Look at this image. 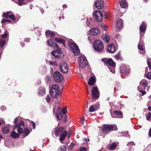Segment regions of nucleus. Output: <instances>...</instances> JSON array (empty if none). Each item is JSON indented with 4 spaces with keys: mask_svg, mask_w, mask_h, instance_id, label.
Masks as SVG:
<instances>
[{
    "mask_svg": "<svg viewBox=\"0 0 151 151\" xmlns=\"http://www.w3.org/2000/svg\"><path fill=\"white\" fill-rule=\"evenodd\" d=\"M30 39L29 38H27L26 39H25L24 40V41L26 42H30Z\"/></svg>",
    "mask_w": 151,
    "mask_h": 151,
    "instance_id": "nucleus-55",
    "label": "nucleus"
},
{
    "mask_svg": "<svg viewBox=\"0 0 151 151\" xmlns=\"http://www.w3.org/2000/svg\"><path fill=\"white\" fill-rule=\"evenodd\" d=\"M137 89L138 90H139V92L141 93L142 95H144L146 93V92L145 91H143L142 90H139L140 88L139 86H138Z\"/></svg>",
    "mask_w": 151,
    "mask_h": 151,
    "instance_id": "nucleus-44",
    "label": "nucleus"
},
{
    "mask_svg": "<svg viewBox=\"0 0 151 151\" xmlns=\"http://www.w3.org/2000/svg\"><path fill=\"white\" fill-rule=\"evenodd\" d=\"M80 151H86V148L85 147H81Z\"/></svg>",
    "mask_w": 151,
    "mask_h": 151,
    "instance_id": "nucleus-52",
    "label": "nucleus"
},
{
    "mask_svg": "<svg viewBox=\"0 0 151 151\" xmlns=\"http://www.w3.org/2000/svg\"><path fill=\"white\" fill-rule=\"evenodd\" d=\"M93 21L91 18H88L86 20V26L91 27H92L93 24Z\"/></svg>",
    "mask_w": 151,
    "mask_h": 151,
    "instance_id": "nucleus-20",
    "label": "nucleus"
},
{
    "mask_svg": "<svg viewBox=\"0 0 151 151\" xmlns=\"http://www.w3.org/2000/svg\"><path fill=\"white\" fill-rule=\"evenodd\" d=\"M6 20L5 19H3L1 22V23L2 24L4 23H6Z\"/></svg>",
    "mask_w": 151,
    "mask_h": 151,
    "instance_id": "nucleus-58",
    "label": "nucleus"
},
{
    "mask_svg": "<svg viewBox=\"0 0 151 151\" xmlns=\"http://www.w3.org/2000/svg\"><path fill=\"white\" fill-rule=\"evenodd\" d=\"M17 132L20 134L23 133V130L20 128H19L17 129Z\"/></svg>",
    "mask_w": 151,
    "mask_h": 151,
    "instance_id": "nucleus-47",
    "label": "nucleus"
},
{
    "mask_svg": "<svg viewBox=\"0 0 151 151\" xmlns=\"http://www.w3.org/2000/svg\"><path fill=\"white\" fill-rule=\"evenodd\" d=\"M64 115V114L61 112L60 113L59 112L58 114L57 113H55V116L58 119L60 120L61 119Z\"/></svg>",
    "mask_w": 151,
    "mask_h": 151,
    "instance_id": "nucleus-29",
    "label": "nucleus"
},
{
    "mask_svg": "<svg viewBox=\"0 0 151 151\" xmlns=\"http://www.w3.org/2000/svg\"><path fill=\"white\" fill-rule=\"evenodd\" d=\"M11 126L9 124H6L2 128V132L4 134H6L9 132L10 128Z\"/></svg>",
    "mask_w": 151,
    "mask_h": 151,
    "instance_id": "nucleus-22",
    "label": "nucleus"
},
{
    "mask_svg": "<svg viewBox=\"0 0 151 151\" xmlns=\"http://www.w3.org/2000/svg\"><path fill=\"white\" fill-rule=\"evenodd\" d=\"M66 147L65 146H63L60 147V151H66Z\"/></svg>",
    "mask_w": 151,
    "mask_h": 151,
    "instance_id": "nucleus-42",
    "label": "nucleus"
},
{
    "mask_svg": "<svg viewBox=\"0 0 151 151\" xmlns=\"http://www.w3.org/2000/svg\"><path fill=\"white\" fill-rule=\"evenodd\" d=\"M95 4L96 7L99 9H100L103 8L104 2L103 1H100L96 2Z\"/></svg>",
    "mask_w": 151,
    "mask_h": 151,
    "instance_id": "nucleus-19",
    "label": "nucleus"
},
{
    "mask_svg": "<svg viewBox=\"0 0 151 151\" xmlns=\"http://www.w3.org/2000/svg\"><path fill=\"white\" fill-rule=\"evenodd\" d=\"M148 83L147 81L145 79H142L139 82V85L145 88L147 86Z\"/></svg>",
    "mask_w": 151,
    "mask_h": 151,
    "instance_id": "nucleus-25",
    "label": "nucleus"
},
{
    "mask_svg": "<svg viewBox=\"0 0 151 151\" xmlns=\"http://www.w3.org/2000/svg\"><path fill=\"white\" fill-rule=\"evenodd\" d=\"M40 10L42 14L44 12V10L43 8H40Z\"/></svg>",
    "mask_w": 151,
    "mask_h": 151,
    "instance_id": "nucleus-60",
    "label": "nucleus"
},
{
    "mask_svg": "<svg viewBox=\"0 0 151 151\" xmlns=\"http://www.w3.org/2000/svg\"><path fill=\"white\" fill-rule=\"evenodd\" d=\"M101 61L103 62L105 64L111 67H109V68L111 72L113 73H115V63L111 59H107L106 58H104L101 60Z\"/></svg>",
    "mask_w": 151,
    "mask_h": 151,
    "instance_id": "nucleus-3",
    "label": "nucleus"
},
{
    "mask_svg": "<svg viewBox=\"0 0 151 151\" xmlns=\"http://www.w3.org/2000/svg\"><path fill=\"white\" fill-rule=\"evenodd\" d=\"M85 140L86 142H87L89 141V139L88 138L85 139Z\"/></svg>",
    "mask_w": 151,
    "mask_h": 151,
    "instance_id": "nucleus-62",
    "label": "nucleus"
},
{
    "mask_svg": "<svg viewBox=\"0 0 151 151\" xmlns=\"http://www.w3.org/2000/svg\"><path fill=\"white\" fill-rule=\"evenodd\" d=\"M2 17H4L6 18H10L13 21H15L17 19L15 18L14 14L12 11L4 13Z\"/></svg>",
    "mask_w": 151,
    "mask_h": 151,
    "instance_id": "nucleus-11",
    "label": "nucleus"
},
{
    "mask_svg": "<svg viewBox=\"0 0 151 151\" xmlns=\"http://www.w3.org/2000/svg\"><path fill=\"white\" fill-rule=\"evenodd\" d=\"M151 118V112H149L147 117V119L150 121Z\"/></svg>",
    "mask_w": 151,
    "mask_h": 151,
    "instance_id": "nucleus-45",
    "label": "nucleus"
},
{
    "mask_svg": "<svg viewBox=\"0 0 151 151\" xmlns=\"http://www.w3.org/2000/svg\"><path fill=\"white\" fill-rule=\"evenodd\" d=\"M11 136L12 137L14 138H17L19 137V135L16 132L14 131L11 133Z\"/></svg>",
    "mask_w": 151,
    "mask_h": 151,
    "instance_id": "nucleus-35",
    "label": "nucleus"
},
{
    "mask_svg": "<svg viewBox=\"0 0 151 151\" xmlns=\"http://www.w3.org/2000/svg\"><path fill=\"white\" fill-rule=\"evenodd\" d=\"M95 82V79L93 77H91L88 82V84L92 86L93 85Z\"/></svg>",
    "mask_w": 151,
    "mask_h": 151,
    "instance_id": "nucleus-28",
    "label": "nucleus"
},
{
    "mask_svg": "<svg viewBox=\"0 0 151 151\" xmlns=\"http://www.w3.org/2000/svg\"><path fill=\"white\" fill-rule=\"evenodd\" d=\"M5 44V41L3 40L0 39V47H3Z\"/></svg>",
    "mask_w": 151,
    "mask_h": 151,
    "instance_id": "nucleus-38",
    "label": "nucleus"
},
{
    "mask_svg": "<svg viewBox=\"0 0 151 151\" xmlns=\"http://www.w3.org/2000/svg\"><path fill=\"white\" fill-rule=\"evenodd\" d=\"M63 114H64V115H65L66 112H67V110H66V108H65L62 109V112H61Z\"/></svg>",
    "mask_w": 151,
    "mask_h": 151,
    "instance_id": "nucleus-49",
    "label": "nucleus"
},
{
    "mask_svg": "<svg viewBox=\"0 0 151 151\" xmlns=\"http://www.w3.org/2000/svg\"><path fill=\"white\" fill-rule=\"evenodd\" d=\"M17 4L20 6L24 5L25 4L24 0H19L18 1L17 3Z\"/></svg>",
    "mask_w": 151,
    "mask_h": 151,
    "instance_id": "nucleus-39",
    "label": "nucleus"
},
{
    "mask_svg": "<svg viewBox=\"0 0 151 151\" xmlns=\"http://www.w3.org/2000/svg\"><path fill=\"white\" fill-rule=\"evenodd\" d=\"M52 55L53 56L55 55V54H57L58 53L56 52V51H52L51 52Z\"/></svg>",
    "mask_w": 151,
    "mask_h": 151,
    "instance_id": "nucleus-53",
    "label": "nucleus"
},
{
    "mask_svg": "<svg viewBox=\"0 0 151 151\" xmlns=\"http://www.w3.org/2000/svg\"><path fill=\"white\" fill-rule=\"evenodd\" d=\"M135 145V143L133 142H129L127 144V146H134Z\"/></svg>",
    "mask_w": 151,
    "mask_h": 151,
    "instance_id": "nucleus-43",
    "label": "nucleus"
},
{
    "mask_svg": "<svg viewBox=\"0 0 151 151\" xmlns=\"http://www.w3.org/2000/svg\"><path fill=\"white\" fill-rule=\"evenodd\" d=\"M146 25L144 22H142L139 27L140 37H141L143 36V35L141 34V32L145 33V28Z\"/></svg>",
    "mask_w": 151,
    "mask_h": 151,
    "instance_id": "nucleus-14",
    "label": "nucleus"
},
{
    "mask_svg": "<svg viewBox=\"0 0 151 151\" xmlns=\"http://www.w3.org/2000/svg\"><path fill=\"white\" fill-rule=\"evenodd\" d=\"M107 50L109 53H114L116 50L114 45L113 44H109L107 47Z\"/></svg>",
    "mask_w": 151,
    "mask_h": 151,
    "instance_id": "nucleus-16",
    "label": "nucleus"
},
{
    "mask_svg": "<svg viewBox=\"0 0 151 151\" xmlns=\"http://www.w3.org/2000/svg\"><path fill=\"white\" fill-rule=\"evenodd\" d=\"M102 38L106 43L108 42L109 41V37L107 35H103L102 36Z\"/></svg>",
    "mask_w": 151,
    "mask_h": 151,
    "instance_id": "nucleus-30",
    "label": "nucleus"
},
{
    "mask_svg": "<svg viewBox=\"0 0 151 151\" xmlns=\"http://www.w3.org/2000/svg\"><path fill=\"white\" fill-rule=\"evenodd\" d=\"M115 57L118 59H119L120 58V56H119V55H115Z\"/></svg>",
    "mask_w": 151,
    "mask_h": 151,
    "instance_id": "nucleus-61",
    "label": "nucleus"
},
{
    "mask_svg": "<svg viewBox=\"0 0 151 151\" xmlns=\"http://www.w3.org/2000/svg\"><path fill=\"white\" fill-rule=\"evenodd\" d=\"M121 72L123 73L127 74L129 72V67L127 65H124L121 68Z\"/></svg>",
    "mask_w": 151,
    "mask_h": 151,
    "instance_id": "nucleus-17",
    "label": "nucleus"
},
{
    "mask_svg": "<svg viewBox=\"0 0 151 151\" xmlns=\"http://www.w3.org/2000/svg\"><path fill=\"white\" fill-rule=\"evenodd\" d=\"M123 22L120 18L117 19L116 23V26L118 28L120 29L123 26Z\"/></svg>",
    "mask_w": 151,
    "mask_h": 151,
    "instance_id": "nucleus-21",
    "label": "nucleus"
},
{
    "mask_svg": "<svg viewBox=\"0 0 151 151\" xmlns=\"http://www.w3.org/2000/svg\"><path fill=\"white\" fill-rule=\"evenodd\" d=\"M121 134H123L124 133L126 134L125 135H124V136L127 137L128 136L129 137H130V135L128 134V132H121Z\"/></svg>",
    "mask_w": 151,
    "mask_h": 151,
    "instance_id": "nucleus-50",
    "label": "nucleus"
},
{
    "mask_svg": "<svg viewBox=\"0 0 151 151\" xmlns=\"http://www.w3.org/2000/svg\"><path fill=\"white\" fill-rule=\"evenodd\" d=\"M114 114L115 115V116H113L112 114L111 115L112 117H119L120 118H122V112L118 111H115L114 112Z\"/></svg>",
    "mask_w": 151,
    "mask_h": 151,
    "instance_id": "nucleus-23",
    "label": "nucleus"
},
{
    "mask_svg": "<svg viewBox=\"0 0 151 151\" xmlns=\"http://www.w3.org/2000/svg\"><path fill=\"white\" fill-rule=\"evenodd\" d=\"M45 34L47 37H48L50 36L54 37L55 35L53 32L50 31H46Z\"/></svg>",
    "mask_w": 151,
    "mask_h": 151,
    "instance_id": "nucleus-27",
    "label": "nucleus"
},
{
    "mask_svg": "<svg viewBox=\"0 0 151 151\" xmlns=\"http://www.w3.org/2000/svg\"><path fill=\"white\" fill-rule=\"evenodd\" d=\"M8 35V32H6L5 31V33L1 35V38L3 39L7 37Z\"/></svg>",
    "mask_w": 151,
    "mask_h": 151,
    "instance_id": "nucleus-41",
    "label": "nucleus"
},
{
    "mask_svg": "<svg viewBox=\"0 0 151 151\" xmlns=\"http://www.w3.org/2000/svg\"><path fill=\"white\" fill-rule=\"evenodd\" d=\"M24 124V122L22 121H20L19 123L15 125L14 127V129H15L17 128L20 127L22 125L23 126Z\"/></svg>",
    "mask_w": 151,
    "mask_h": 151,
    "instance_id": "nucleus-31",
    "label": "nucleus"
},
{
    "mask_svg": "<svg viewBox=\"0 0 151 151\" xmlns=\"http://www.w3.org/2000/svg\"><path fill=\"white\" fill-rule=\"evenodd\" d=\"M91 94L93 99H97L99 96V91L96 87H93L91 90Z\"/></svg>",
    "mask_w": 151,
    "mask_h": 151,
    "instance_id": "nucleus-10",
    "label": "nucleus"
},
{
    "mask_svg": "<svg viewBox=\"0 0 151 151\" xmlns=\"http://www.w3.org/2000/svg\"><path fill=\"white\" fill-rule=\"evenodd\" d=\"M30 133V131H29V129L27 128H24V130L23 131V133L25 134V135L24 136V137L28 135Z\"/></svg>",
    "mask_w": 151,
    "mask_h": 151,
    "instance_id": "nucleus-32",
    "label": "nucleus"
},
{
    "mask_svg": "<svg viewBox=\"0 0 151 151\" xmlns=\"http://www.w3.org/2000/svg\"><path fill=\"white\" fill-rule=\"evenodd\" d=\"M80 68H84L88 64L86 58L84 55H81L79 56L78 61Z\"/></svg>",
    "mask_w": 151,
    "mask_h": 151,
    "instance_id": "nucleus-6",
    "label": "nucleus"
},
{
    "mask_svg": "<svg viewBox=\"0 0 151 151\" xmlns=\"http://www.w3.org/2000/svg\"><path fill=\"white\" fill-rule=\"evenodd\" d=\"M55 40L58 42L59 43H61L63 44H64L65 43V41L63 40L61 38H55Z\"/></svg>",
    "mask_w": 151,
    "mask_h": 151,
    "instance_id": "nucleus-34",
    "label": "nucleus"
},
{
    "mask_svg": "<svg viewBox=\"0 0 151 151\" xmlns=\"http://www.w3.org/2000/svg\"><path fill=\"white\" fill-rule=\"evenodd\" d=\"M53 78L55 82L60 83L63 80V77L60 73L55 71L53 74Z\"/></svg>",
    "mask_w": 151,
    "mask_h": 151,
    "instance_id": "nucleus-9",
    "label": "nucleus"
},
{
    "mask_svg": "<svg viewBox=\"0 0 151 151\" xmlns=\"http://www.w3.org/2000/svg\"><path fill=\"white\" fill-rule=\"evenodd\" d=\"M46 100V101L47 102H49L50 101V96L48 95H47L45 98Z\"/></svg>",
    "mask_w": 151,
    "mask_h": 151,
    "instance_id": "nucleus-48",
    "label": "nucleus"
},
{
    "mask_svg": "<svg viewBox=\"0 0 151 151\" xmlns=\"http://www.w3.org/2000/svg\"><path fill=\"white\" fill-rule=\"evenodd\" d=\"M117 145L115 143L113 142L111 144L110 147V149L111 150H114L116 147Z\"/></svg>",
    "mask_w": 151,
    "mask_h": 151,
    "instance_id": "nucleus-33",
    "label": "nucleus"
},
{
    "mask_svg": "<svg viewBox=\"0 0 151 151\" xmlns=\"http://www.w3.org/2000/svg\"><path fill=\"white\" fill-rule=\"evenodd\" d=\"M145 75V76L148 79H151V73L150 72H149L146 70Z\"/></svg>",
    "mask_w": 151,
    "mask_h": 151,
    "instance_id": "nucleus-36",
    "label": "nucleus"
},
{
    "mask_svg": "<svg viewBox=\"0 0 151 151\" xmlns=\"http://www.w3.org/2000/svg\"><path fill=\"white\" fill-rule=\"evenodd\" d=\"M52 135L55 134L56 136L60 135V141H63L65 138L67 132L63 127H60L53 129L52 132Z\"/></svg>",
    "mask_w": 151,
    "mask_h": 151,
    "instance_id": "nucleus-1",
    "label": "nucleus"
},
{
    "mask_svg": "<svg viewBox=\"0 0 151 151\" xmlns=\"http://www.w3.org/2000/svg\"><path fill=\"white\" fill-rule=\"evenodd\" d=\"M93 106H94L95 109H96V110H98L100 108V105L99 103H96V104L94 105H93Z\"/></svg>",
    "mask_w": 151,
    "mask_h": 151,
    "instance_id": "nucleus-40",
    "label": "nucleus"
},
{
    "mask_svg": "<svg viewBox=\"0 0 151 151\" xmlns=\"http://www.w3.org/2000/svg\"><path fill=\"white\" fill-rule=\"evenodd\" d=\"M50 63L51 64L54 65H57V64L55 62H51Z\"/></svg>",
    "mask_w": 151,
    "mask_h": 151,
    "instance_id": "nucleus-59",
    "label": "nucleus"
},
{
    "mask_svg": "<svg viewBox=\"0 0 151 151\" xmlns=\"http://www.w3.org/2000/svg\"><path fill=\"white\" fill-rule=\"evenodd\" d=\"M60 67L61 71L63 73H66L68 72V67L67 63L64 61H61L60 64Z\"/></svg>",
    "mask_w": 151,
    "mask_h": 151,
    "instance_id": "nucleus-12",
    "label": "nucleus"
},
{
    "mask_svg": "<svg viewBox=\"0 0 151 151\" xmlns=\"http://www.w3.org/2000/svg\"><path fill=\"white\" fill-rule=\"evenodd\" d=\"M99 30L97 28L91 29L90 30V33L91 34L93 35H96L99 32Z\"/></svg>",
    "mask_w": 151,
    "mask_h": 151,
    "instance_id": "nucleus-24",
    "label": "nucleus"
},
{
    "mask_svg": "<svg viewBox=\"0 0 151 151\" xmlns=\"http://www.w3.org/2000/svg\"><path fill=\"white\" fill-rule=\"evenodd\" d=\"M138 47L139 49L142 51L141 52H140V54H145V51L144 50L145 47L144 45H143V42L141 40V39H140L139 42V43L138 45Z\"/></svg>",
    "mask_w": 151,
    "mask_h": 151,
    "instance_id": "nucleus-15",
    "label": "nucleus"
},
{
    "mask_svg": "<svg viewBox=\"0 0 151 151\" xmlns=\"http://www.w3.org/2000/svg\"><path fill=\"white\" fill-rule=\"evenodd\" d=\"M50 92L51 96L55 98H58L60 95V88L57 85H52L50 88Z\"/></svg>",
    "mask_w": 151,
    "mask_h": 151,
    "instance_id": "nucleus-2",
    "label": "nucleus"
},
{
    "mask_svg": "<svg viewBox=\"0 0 151 151\" xmlns=\"http://www.w3.org/2000/svg\"><path fill=\"white\" fill-rule=\"evenodd\" d=\"M38 94L40 96H42L45 94V88L40 87L38 90Z\"/></svg>",
    "mask_w": 151,
    "mask_h": 151,
    "instance_id": "nucleus-18",
    "label": "nucleus"
},
{
    "mask_svg": "<svg viewBox=\"0 0 151 151\" xmlns=\"http://www.w3.org/2000/svg\"><path fill=\"white\" fill-rule=\"evenodd\" d=\"M104 134H107L111 131L117 130V128L116 125H112L109 124H104L101 127Z\"/></svg>",
    "mask_w": 151,
    "mask_h": 151,
    "instance_id": "nucleus-4",
    "label": "nucleus"
},
{
    "mask_svg": "<svg viewBox=\"0 0 151 151\" xmlns=\"http://www.w3.org/2000/svg\"><path fill=\"white\" fill-rule=\"evenodd\" d=\"M93 15L97 22H101L102 21L103 15L101 11H96L94 13H93Z\"/></svg>",
    "mask_w": 151,
    "mask_h": 151,
    "instance_id": "nucleus-13",
    "label": "nucleus"
},
{
    "mask_svg": "<svg viewBox=\"0 0 151 151\" xmlns=\"http://www.w3.org/2000/svg\"><path fill=\"white\" fill-rule=\"evenodd\" d=\"M121 7L125 8L127 6V3L125 0H122L120 3Z\"/></svg>",
    "mask_w": 151,
    "mask_h": 151,
    "instance_id": "nucleus-26",
    "label": "nucleus"
},
{
    "mask_svg": "<svg viewBox=\"0 0 151 151\" xmlns=\"http://www.w3.org/2000/svg\"><path fill=\"white\" fill-rule=\"evenodd\" d=\"M94 50L98 52H101L104 47L102 42L100 40H96L94 42L93 45Z\"/></svg>",
    "mask_w": 151,
    "mask_h": 151,
    "instance_id": "nucleus-5",
    "label": "nucleus"
},
{
    "mask_svg": "<svg viewBox=\"0 0 151 151\" xmlns=\"http://www.w3.org/2000/svg\"><path fill=\"white\" fill-rule=\"evenodd\" d=\"M18 121L17 118L15 119L14 121V123H16L17 121Z\"/></svg>",
    "mask_w": 151,
    "mask_h": 151,
    "instance_id": "nucleus-63",
    "label": "nucleus"
},
{
    "mask_svg": "<svg viewBox=\"0 0 151 151\" xmlns=\"http://www.w3.org/2000/svg\"><path fill=\"white\" fill-rule=\"evenodd\" d=\"M147 63L150 69L151 70V64L149 62V59L147 60Z\"/></svg>",
    "mask_w": 151,
    "mask_h": 151,
    "instance_id": "nucleus-51",
    "label": "nucleus"
},
{
    "mask_svg": "<svg viewBox=\"0 0 151 151\" xmlns=\"http://www.w3.org/2000/svg\"><path fill=\"white\" fill-rule=\"evenodd\" d=\"M74 144L73 143H71L70 145H69V147H68V150H71L73 149Z\"/></svg>",
    "mask_w": 151,
    "mask_h": 151,
    "instance_id": "nucleus-46",
    "label": "nucleus"
},
{
    "mask_svg": "<svg viewBox=\"0 0 151 151\" xmlns=\"http://www.w3.org/2000/svg\"><path fill=\"white\" fill-rule=\"evenodd\" d=\"M68 44L70 49L75 55L77 56L79 54L80 50L78 46L70 42L68 43Z\"/></svg>",
    "mask_w": 151,
    "mask_h": 151,
    "instance_id": "nucleus-7",
    "label": "nucleus"
},
{
    "mask_svg": "<svg viewBox=\"0 0 151 151\" xmlns=\"http://www.w3.org/2000/svg\"><path fill=\"white\" fill-rule=\"evenodd\" d=\"M31 123H32V125L33 129H35V123L34 122H33L32 121H31Z\"/></svg>",
    "mask_w": 151,
    "mask_h": 151,
    "instance_id": "nucleus-54",
    "label": "nucleus"
},
{
    "mask_svg": "<svg viewBox=\"0 0 151 151\" xmlns=\"http://www.w3.org/2000/svg\"><path fill=\"white\" fill-rule=\"evenodd\" d=\"M107 28V27L106 26L104 25L103 26L102 29L106 31Z\"/></svg>",
    "mask_w": 151,
    "mask_h": 151,
    "instance_id": "nucleus-57",
    "label": "nucleus"
},
{
    "mask_svg": "<svg viewBox=\"0 0 151 151\" xmlns=\"http://www.w3.org/2000/svg\"><path fill=\"white\" fill-rule=\"evenodd\" d=\"M47 44L48 45L52 47L55 46L57 47V49L56 50V52L58 53L57 54L58 55V56L62 55V53L60 51L61 49L60 47H59L53 41L52 39L48 40L47 41Z\"/></svg>",
    "mask_w": 151,
    "mask_h": 151,
    "instance_id": "nucleus-8",
    "label": "nucleus"
},
{
    "mask_svg": "<svg viewBox=\"0 0 151 151\" xmlns=\"http://www.w3.org/2000/svg\"><path fill=\"white\" fill-rule=\"evenodd\" d=\"M1 109L2 111H4L6 109V107L4 106H2L1 107Z\"/></svg>",
    "mask_w": 151,
    "mask_h": 151,
    "instance_id": "nucleus-56",
    "label": "nucleus"
},
{
    "mask_svg": "<svg viewBox=\"0 0 151 151\" xmlns=\"http://www.w3.org/2000/svg\"><path fill=\"white\" fill-rule=\"evenodd\" d=\"M85 119V117H83L82 118V120H81L82 123L83 124V122L84 121Z\"/></svg>",
    "mask_w": 151,
    "mask_h": 151,
    "instance_id": "nucleus-64",
    "label": "nucleus"
},
{
    "mask_svg": "<svg viewBox=\"0 0 151 151\" xmlns=\"http://www.w3.org/2000/svg\"><path fill=\"white\" fill-rule=\"evenodd\" d=\"M89 111L90 112H92L96 111V110L95 109L94 106L92 105L90 106L89 109Z\"/></svg>",
    "mask_w": 151,
    "mask_h": 151,
    "instance_id": "nucleus-37",
    "label": "nucleus"
}]
</instances>
